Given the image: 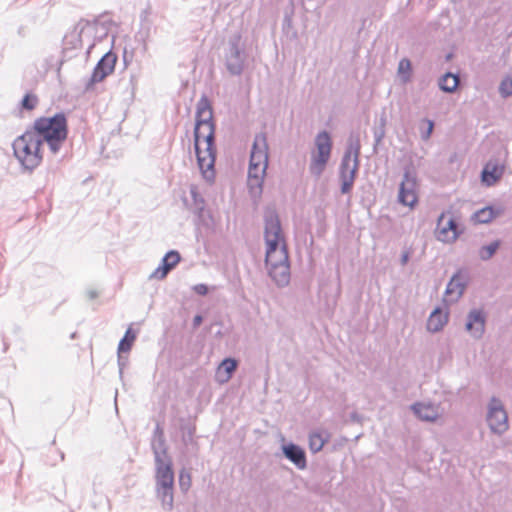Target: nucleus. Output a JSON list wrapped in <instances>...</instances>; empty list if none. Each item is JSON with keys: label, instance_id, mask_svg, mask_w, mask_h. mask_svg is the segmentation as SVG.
<instances>
[{"label": "nucleus", "instance_id": "nucleus-33", "mask_svg": "<svg viewBox=\"0 0 512 512\" xmlns=\"http://www.w3.org/2000/svg\"><path fill=\"white\" fill-rule=\"evenodd\" d=\"M499 92L505 98L512 95V78H506L501 82Z\"/></svg>", "mask_w": 512, "mask_h": 512}, {"label": "nucleus", "instance_id": "nucleus-13", "mask_svg": "<svg viewBox=\"0 0 512 512\" xmlns=\"http://www.w3.org/2000/svg\"><path fill=\"white\" fill-rule=\"evenodd\" d=\"M436 234L437 239L442 242H454L459 235L455 219L442 213L437 221Z\"/></svg>", "mask_w": 512, "mask_h": 512}, {"label": "nucleus", "instance_id": "nucleus-21", "mask_svg": "<svg viewBox=\"0 0 512 512\" xmlns=\"http://www.w3.org/2000/svg\"><path fill=\"white\" fill-rule=\"evenodd\" d=\"M448 321V316L440 309H435L429 316L427 321V329L430 332L436 333L443 329Z\"/></svg>", "mask_w": 512, "mask_h": 512}, {"label": "nucleus", "instance_id": "nucleus-39", "mask_svg": "<svg viewBox=\"0 0 512 512\" xmlns=\"http://www.w3.org/2000/svg\"><path fill=\"white\" fill-rule=\"evenodd\" d=\"M193 429H189L187 435L183 436V441L185 444H188L189 442H192L193 440Z\"/></svg>", "mask_w": 512, "mask_h": 512}, {"label": "nucleus", "instance_id": "nucleus-23", "mask_svg": "<svg viewBox=\"0 0 512 512\" xmlns=\"http://www.w3.org/2000/svg\"><path fill=\"white\" fill-rule=\"evenodd\" d=\"M439 88L447 93H452L459 85V77L450 72L440 77L438 81Z\"/></svg>", "mask_w": 512, "mask_h": 512}, {"label": "nucleus", "instance_id": "nucleus-30", "mask_svg": "<svg viewBox=\"0 0 512 512\" xmlns=\"http://www.w3.org/2000/svg\"><path fill=\"white\" fill-rule=\"evenodd\" d=\"M179 487L184 493L191 487V474L185 469L179 473Z\"/></svg>", "mask_w": 512, "mask_h": 512}, {"label": "nucleus", "instance_id": "nucleus-6", "mask_svg": "<svg viewBox=\"0 0 512 512\" xmlns=\"http://www.w3.org/2000/svg\"><path fill=\"white\" fill-rule=\"evenodd\" d=\"M315 150L311 153L309 171L315 177H320L330 159L332 140L327 131L319 132L315 137Z\"/></svg>", "mask_w": 512, "mask_h": 512}, {"label": "nucleus", "instance_id": "nucleus-12", "mask_svg": "<svg viewBox=\"0 0 512 512\" xmlns=\"http://www.w3.org/2000/svg\"><path fill=\"white\" fill-rule=\"evenodd\" d=\"M266 166L268 167V142L265 133H258L255 135L249 166Z\"/></svg>", "mask_w": 512, "mask_h": 512}, {"label": "nucleus", "instance_id": "nucleus-40", "mask_svg": "<svg viewBox=\"0 0 512 512\" xmlns=\"http://www.w3.org/2000/svg\"><path fill=\"white\" fill-rule=\"evenodd\" d=\"M409 257H410V254L409 252H403L402 255H401V264L404 266L408 263L409 261Z\"/></svg>", "mask_w": 512, "mask_h": 512}, {"label": "nucleus", "instance_id": "nucleus-27", "mask_svg": "<svg viewBox=\"0 0 512 512\" xmlns=\"http://www.w3.org/2000/svg\"><path fill=\"white\" fill-rule=\"evenodd\" d=\"M135 339H136V334L132 331L131 328H128L124 337L119 342L118 354H121L122 352L130 351Z\"/></svg>", "mask_w": 512, "mask_h": 512}, {"label": "nucleus", "instance_id": "nucleus-20", "mask_svg": "<svg viewBox=\"0 0 512 512\" xmlns=\"http://www.w3.org/2000/svg\"><path fill=\"white\" fill-rule=\"evenodd\" d=\"M465 283L461 281L459 274H455L447 284L445 290V301L448 303H455L463 295L465 290Z\"/></svg>", "mask_w": 512, "mask_h": 512}, {"label": "nucleus", "instance_id": "nucleus-31", "mask_svg": "<svg viewBox=\"0 0 512 512\" xmlns=\"http://www.w3.org/2000/svg\"><path fill=\"white\" fill-rule=\"evenodd\" d=\"M38 104V98L36 95L34 94H31V93H27L23 99H22V102H21V106L23 109H26V110H33Z\"/></svg>", "mask_w": 512, "mask_h": 512}, {"label": "nucleus", "instance_id": "nucleus-29", "mask_svg": "<svg viewBox=\"0 0 512 512\" xmlns=\"http://www.w3.org/2000/svg\"><path fill=\"white\" fill-rule=\"evenodd\" d=\"M264 178L256 177H248V187L250 192L253 195H260L262 192V185H263Z\"/></svg>", "mask_w": 512, "mask_h": 512}, {"label": "nucleus", "instance_id": "nucleus-18", "mask_svg": "<svg viewBox=\"0 0 512 512\" xmlns=\"http://www.w3.org/2000/svg\"><path fill=\"white\" fill-rule=\"evenodd\" d=\"M180 261V254L177 251H169L162 259V264L155 269L150 278L164 279L168 272Z\"/></svg>", "mask_w": 512, "mask_h": 512}, {"label": "nucleus", "instance_id": "nucleus-24", "mask_svg": "<svg viewBox=\"0 0 512 512\" xmlns=\"http://www.w3.org/2000/svg\"><path fill=\"white\" fill-rule=\"evenodd\" d=\"M360 140L358 136H350L348 140V145L346 151L343 156H348V159H352L353 161L360 162Z\"/></svg>", "mask_w": 512, "mask_h": 512}, {"label": "nucleus", "instance_id": "nucleus-5", "mask_svg": "<svg viewBox=\"0 0 512 512\" xmlns=\"http://www.w3.org/2000/svg\"><path fill=\"white\" fill-rule=\"evenodd\" d=\"M41 146L40 140L27 130L14 140V155L26 170L32 171L42 162Z\"/></svg>", "mask_w": 512, "mask_h": 512}, {"label": "nucleus", "instance_id": "nucleus-16", "mask_svg": "<svg viewBox=\"0 0 512 512\" xmlns=\"http://www.w3.org/2000/svg\"><path fill=\"white\" fill-rule=\"evenodd\" d=\"M284 456L291 461L298 469H305L307 466L305 451L298 445L289 443L282 446Z\"/></svg>", "mask_w": 512, "mask_h": 512}, {"label": "nucleus", "instance_id": "nucleus-2", "mask_svg": "<svg viewBox=\"0 0 512 512\" xmlns=\"http://www.w3.org/2000/svg\"><path fill=\"white\" fill-rule=\"evenodd\" d=\"M151 448L155 460V491L164 510L174 507V472L167 453L165 437L152 438Z\"/></svg>", "mask_w": 512, "mask_h": 512}, {"label": "nucleus", "instance_id": "nucleus-22", "mask_svg": "<svg viewBox=\"0 0 512 512\" xmlns=\"http://www.w3.org/2000/svg\"><path fill=\"white\" fill-rule=\"evenodd\" d=\"M502 214V209H495L491 206L484 207L473 214V220L480 224L491 222L494 218Z\"/></svg>", "mask_w": 512, "mask_h": 512}, {"label": "nucleus", "instance_id": "nucleus-35", "mask_svg": "<svg viewBox=\"0 0 512 512\" xmlns=\"http://www.w3.org/2000/svg\"><path fill=\"white\" fill-rule=\"evenodd\" d=\"M266 166H263V167H260V166H255L253 164V166H249V169H248V177H256L258 176L259 178H264L265 174H266Z\"/></svg>", "mask_w": 512, "mask_h": 512}, {"label": "nucleus", "instance_id": "nucleus-44", "mask_svg": "<svg viewBox=\"0 0 512 512\" xmlns=\"http://www.w3.org/2000/svg\"><path fill=\"white\" fill-rule=\"evenodd\" d=\"M93 47H94V45H90V46H89V48H88L87 53H89V52H90V50H91Z\"/></svg>", "mask_w": 512, "mask_h": 512}, {"label": "nucleus", "instance_id": "nucleus-11", "mask_svg": "<svg viewBox=\"0 0 512 512\" xmlns=\"http://www.w3.org/2000/svg\"><path fill=\"white\" fill-rule=\"evenodd\" d=\"M360 162L343 156L340 164L341 193L347 194L352 190Z\"/></svg>", "mask_w": 512, "mask_h": 512}, {"label": "nucleus", "instance_id": "nucleus-8", "mask_svg": "<svg viewBox=\"0 0 512 512\" xmlns=\"http://www.w3.org/2000/svg\"><path fill=\"white\" fill-rule=\"evenodd\" d=\"M417 177L412 167L407 166L404 169L403 179L400 183L398 201L404 206L413 207L418 200L417 197Z\"/></svg>", "mask_w": 512, "mask_h": 512}, {"label": "nucleus", "instance_id": "nucleus-3", "mask_svg": "<svg viewBox=\"0 0 512 512\" xmlns=\"http://www.w3.org/2000/svg\"><path fill=\"white\" fill-rule=\"evenodd\" d=\"M264 238L267 246L266 267L289 262L280 219L274 209H267L264 213Z\"/></svg>", "mask_w": 512, "mask_h": 512}, {"label": "nucleus", "instance_id": "nucleus-9", "mask_svg": "<svg viewBox=\"0 0 512 512\" xmlns=\"http://www.w3.org/2000/svg\"><path fill=\"white\" fill-rule=\"evenodd\" d=\"M246 54L240 47V36L236 35L229 40L228 52L225 56L226 68L232 75H240L244 69Z\"/></svg>", "mask_w": 512, "mask_h": 512}, {"label": "nucleus", "instance_id": "nucleus-38", "mask_svg": "<svg viewBox=\"0 0 512 512\" xmlns=\"http://www.w3.org/2000/svg\"><path fill=\"white\" fill-rule=\"evenodd\" d=\"M159 437H165V436H164V431H163L162 427L159 424H157L154 429L153 438H159Z\"/></svg>", "mask_w": 512, "mask_h": 512}, {"label": "nucleus", "instance_id": "nucleus-43", "mask_svg": "<svg viewBox=\"0 0 512 512\" xmlns=\"http://www.w3.org/2000/svg\"><path fill=\"white\" fill-rule=\"evenodd\" d=\"M124 365V362H121V356L119 355V366H120V374H122L123 372V366Z\"/></svg>", "mask_w": 512, "mask_h": 512}, {"label": "nucleus", "instance_id": "nucleus-19", "mask_svg": "<svg viewBox=\"0 0 512 512\" xmlns=\"http://www.w3.org/2000/svg\"><path fill=\"white\" fill-rule=\"evenodd\" d=\"M504 166L489 161L481 173V180L487 186L495 185L503 176Z\"/></svg>", "mask_w": 512, "mask_h": 512}, {"label": "nucleus", "instance_id": "nucleus-14", "mask_svg": "<svg viewBox=\"0 0 512 512\" xmlns=\"http://www.w3.org/2000/svg\"><path fill=\"white\" fill-rule=\"evenodd\" d=\"M466 330L475 339H480L485 332V316L479 309L471 310L467 315Z\"/></svg>", "mask_w": 512, "mask_h": 512}, {"label": "nucleus", "instance_id": "nucleus-10", "mask_svg": "<svg viewBox=\"0 0 512 512\" xmlns=\"http://www.w3.org/2000/svg\"><path fill=\"white\" fill-rule=\"evenodd\" d=\"M116 61L117 56L115 53L109 51L106 54H104L95 66L93 73L90 77V80L87 84V87H90L95 83L101 82L109 74H111L114 71Z\"/></svg>", "mask_w": 512, "mask_h": 512}, {"label": "nucleus", "instance_id": "nucleus-28", "mask_svg": "<svg viewBox=\"0 0 512 512\" xmlns=\"http://www.w3.org/2000/svg\"><path fill=\"white\" fill-rule=\"evenodd\" d=\"M398 75L403 83H407L411 79V62L407 58L400 60L398 64Z\"/></svg>", "mask_w": 512, "mask_h": 512}, {"label": "nucleus", "instance_id": "nucleus-34", "mask_svg": "<svg viewBox=\"0 0 512 512\" xmlns=\"http://www.w3.org/2000/svg\"><path fill=\"white\" fill-rule=\"evenodd\" d=\"M423 123L427 125V128L425 130L420 128L421 138L422 140L427 141L433 132L434 122L430 119H424Z\"/></svg>", "mask_w": 512, "mask_h": 512}, {"label": "nucleus", "instance_id": "nucleus-17", "mask_svg": "<svg viewBox=\"0 0 512 512\" xmlns=\"http://www.w3.org/2000/svg\"><path fill=\"white\" fill-rule=\"evenodd\" d=\"M269 276L278 287H285L290 282V264L289 262L281 263L266 267Z\"/></svg>", "mask_w": 512, "mask_h": 512}, {"label": "nucleus", "instance_id": "nucleus-32", "mask_svg": "<svg viewBox=\"0 0 512 512\" xmlns=\"http://www.w3.org/2000/svg\"><path fill=\"white\" fill-rule=\"evenodd\" d=\"M237 367V362L232 358L224 359L220 365V368H223L227 373L226 380L231 378V374L235 371Z\"/></svg>", "mask_w": 512, "mask_h": 512}, {"label": "nucleus", "instance_id": "nucleus-41", "mask_svg": "<svg viewBox=\"0 0 512 512\" xmlns=\"http://www.w3.org/2000/svg\"><path fill=\"white\" fill-rule=\"evenodd\" d=\"M202 316L196 315L193 319V326L196 328L202 323Z\"/></svg>", "mask_w": 512, "mask_h": 512}, {"label": "nucleus", "instance_id": "nucleus-37", "mask_svg": "<svg viewBox=\"0 0 512 512\" xmlns=\"http://www.w3.org/2000/svg\"><path fill=\"white\" fill-rule=\"evenodd\" d=\"M193 290L199 295H206L208 293V287L205 284H197L193 287Z\"/></svg>", "mask_w": 512, "mask_h": 512}, {"label": "nucleus", "instance_id": "nucleus-1", "mask_svg": "<svg viewBox=\"0 0 512 512\" xmlns=\"http://www.w3.org/2000/svg\"><path fill=\"white\" fill-rule=\"evenodd\" d=\"M212 118L213 112L210 101L203 95L196 107L194 146L198 166L203 177L208 181H212L215 177V125Z\"/></svg>", "mask_w": 512, "mask_h": 512}, {"label": "nucleus", "instance_id": "nucleus-4", "mask_svg": "<svg viewBox=\"0 0 512 512\" xmlns=\"http://www.w3.org/2000/svg\"><path fill=\"white\" fill-rule=\"evenodd\" d=\"M42 144H48L50 151L57 154L67 139L68 127L64 113L60 112L51 117L37 118L29 129Z\"/></svg>", "mask_w": 512, "mask_h": 512}, {"label": "nucleus", "instance_id": "nucleus-36", "mask_svg": "<svg viewBox=\"0 0 512 512\" xmlns=\"http://www.w3.org/2000/svg\"><path fill=\"white\" fill-rule=\"evenodd\" d=\"M384 120H382V126H384ZM385 131L383 127L374 130L375 146H377L384 138Z\"/></svg>", "mask_w": 512, "mask_h": 512}, {"label": "nucleus", "instance_id": "nucleus-25", "mask_svg": "<svg viewBox=\"0 0 512 512\" xmlns=\"http://www.w3.org/2000/svg\"><path fill=\"white\" fill-rule=\"evenodd\" d=\"M328 441V436L322 432H312L309 434V448L312 453H317L322 450L325 443Z\"/></svg>", "mask_w": 512, "mask_h": 512}, {"label": "nucleus", "instance_id": "nucleus-7", "mask_svg": "<svg viewBox=\"0 0 512 512\" xmlns=\"http://www.w3.org/2000/svg\"><path fill=\"white\" fill-rule=\"evenodd\" d=\"M486 419L489 428L495 434L501 435L509 428L507 412L502 401L497 397L490 399Z\"/></svg>", "mask_w": 512, "mask_h": 512}, {"label": "nucleus", "instance_id": "nucleus-15", "mask_svg": "<svg viewBox=\"0 0 512 512\" xmlns=\"http://www.w3.org/2000/svg\"><path fill=\"white\" fill-rule=\"evenodd\" d=\"M411 410L421 420L435 422L441 415L439 405L434 403L417 402L411 406Z\"/></svg>", "mask_w": 512, "mask_h": 512}, {"label": "nucleus", "instance_id": "nucleus-26", "mask_svg": "<svg viewBox=\"0 0 512 512\" xmlns=\"http://www.w3.org/2000/svg\"><path fill=\"white\" fill-rule=\"evenodd\" d=\"M500 245V240H495L488 245L482 246L478 251L479 258L483 261L491 259L499 249Z\"/></svg>", "mask_w": 512, "mask_h": 512}, {"label": "nucleus", "instance_id": "nucleus-42", "mask_svg": "<svg viewBox=\"0 0 512 512\" xmlns=\"http://www.w3.org/2000/svg\"><path fill=\"white\" fill-rule=\"evenodd\" d=\"M88 297L92 300V299H95L97 297V292L96 291H89L88 292Z\"/></svg>", "mask_w": 512, "mask_h": 512}]
</instances>
